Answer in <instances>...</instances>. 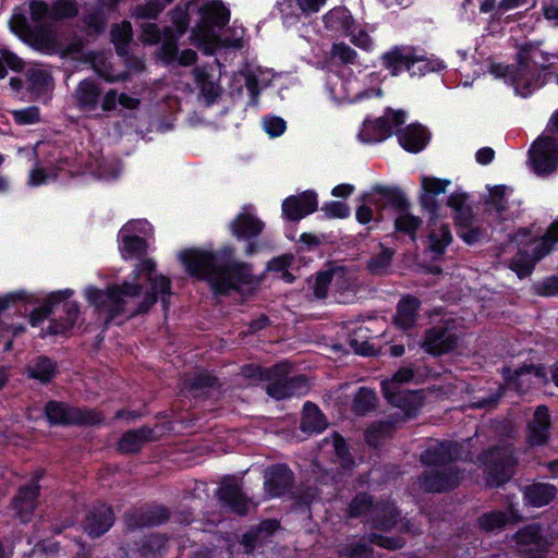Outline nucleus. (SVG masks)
<instances>
[{
  "mask_svg": "<svg viewBox=\"0 0 558 558\" xmlns=\"http://www.w3.org/2000/svg\"><path fill=\"white\" fill-rule=\"evenodd\" d=\"M232 254L233 248H225L219 254L192 248L181 252L179 258L190 275L207 280L216 293L226 294L253 278L251 266L232 260Z\"/></svg>",
  "mask_w": 558,
  "mask_h": 558,
  "instance_id": "nucleus-1",
  "label": "nucleus"
},
{
  "mask_svg": "<svg viewBox=\"0 0 558 558\" xmlns=\"http://www.w3.org/2000/svg\"><path fill=\"white\" fill-rule=\"evenodd\" d=\"M69 296L70 293L68 292H57L49 295L45 305L32 312L29 319L32 326H37L50 315L56 316L59 312H62L64 316L59 315L58 318L51 319L47 332L59 335L70 330L77 320L78 306L76 303L68 301Z\"/></svg>",
  "mask_w": 558,
  "mask_h": 558,
  "instance_id": "nucleus-2",
  "label": "nucleus"
},
{
  "mask_svg": "<svg viewBox=\"0 0 558 558\" xmlns=\"http://www.w3.org/2000/svg\"><path fill=\"white\" fill-rule=\"evenodd\" d=\"M142 291L140 284L123 283L120 287L99 290L89 287L85 291V295L99 314H106L105 325H108L114 317L124 311L125 298L137 296Z\"/></svg>",
  "mask_w": 558,
  "mask_h": 558,
  "instance_id": "nucleus-3",
  "label": "nucleus"
},
{
  "mask_svg": "<svg viewBox=\"0 0 558 558\" xmlns=\"http://www.w3.org/2000/svg\"><path fill=\"white\" fill-rule=\"evenodd\" d=\"M291 367L289 362H282L264 373L268 383L266 391L271 398L282 400L307 392V378L304 375L290 376Z\"/></svg>",
  "mask_w": 558,
  "mask_h": 558,
  "instance_id": "nucleus-4",
  "label": "nucleus"
},
{
  "mask_svg": "<svg viewBox=\"0 0 558 558\" xmlns=\"http://www.w3.org/2000/svg\"><path fill=\"white\" fill-rule=\"evenodd\" d=\"M348 513L351 518L369 515L372 527L383 531H390L397 524L399 512L391 504H373V499L367 494L356 495L348 507Z\"/></svg>",
  "mask_w": 558,
  "mask_h": 558,
  "instance_id": "nucleus-5",
  "label": "nucleus"
},
{
  "mask_svg": "<svg viewBox=\"0 0 558 558\" xmlns=\"http://www.w3.org/2000/svg\"><path fill=\"white\" fill-rule=\"evenodd\" d=\"M485 465L486 482L489 486H499L507 482L517 464L514 450L510 445L498 446L484 452L480 458Z\"/></svg>",
  "mask_w": 558,
  "mask_h": 558,
  "instance_id": "nucleus-6",
  "label": "nucleus"
},
{
  "mask_svg": "<svg viewBox=\"0 0 558 558\" xmlns=\"http://www.w3.org/2000/svg\"><path fill=\"white\" fill-rule=\"evenodd\" d=\"M45 412L51 424H97L104 420L102 415L94 410L73 408L58 401H49Z\"/></svg>",
  "mask_w": 558,
  "mask_h": 558,
  "instance_id": "nucleus-7",
  "label": "nucleus"
},
{
  "mask_svg": "<svg viewBox=\"0 0 558 558\" xmlns=\"http://www.w3.org/2000/svg\"><path fill=\"white\" fill-rule=\"evenodd\" d=\"M530 158L535 172L549 174L558 167V141L551 136H541L530 149Z\"/></svg>",
  "mask_w": 558,
  "mask_h": 558,
  "instance_id": "nucleus-8",
  "label": "nucleus"
},
{
  "mask_svg": "<svg viewBox=\"0 0 558 558\" xmlns=\"http://www.w3.org/2000/svg\"><path fill=\"white\" fill-rule=\"evenodd\" d=\"M369 543L390 550L401 548L404 545V541L400 537H388L372 533L368 536V542L365 538L349 542L339 547L338 554L345 558H369L373 553Z\"/></svg>",
  "mask_w": 558,
  "mask_h": 558,
  "instance_id": "nucleus-9",
  "label": "nucleus"
},
{
  "mask_svg": "<svg viewBox=\"0 0 558 558\" xmlns=\"http://www.w3.org/2000/svg\"><path fill=\"white\" fill-rule=\"evenodd\" d=\"M43 477V471H37L26 484L22 485L11 501V509L15 515L23 522L28 521L36 507L40 493L39 480Z\"/></svg>",
  "mask_w": 558,
  "mask_h": 558,
  "instance_id": "nucleus-10",
  "label": "nucleus"
},
{
  "mask_svg": "<svg viewBox=\"0 0 558 558\" xmlns=\"http://www.w3.org/2000/svg\"><path fill=\"white\" fill-rule=\"evenodd\" d=\"M404 117L405 113L402 110H389L385 117L365 122L359 136L366 143L383 141L391 135L392 128L404 123Z\"/></svg>",
  "mask_w": 558,
  "mask_h": 558,
  "instance_id": "nucleus-11",
  "label": "nucleus"
},
{
  "mask_svg": "<svg viewBox=\"0 0 558 558\" xmlns=\"http://www.w3.org/2000/svg\"><path fill=\"white\" fill-rule=\"evenodd\" d=\"M461 477L460 471L453 465L430 468L420 478V485L425 492L441 493L457 487Z\"/></svg>",
  "mask_w": 558,
  "mask_h": 558,
  "instance_id": "nucleus-12",
  "label": "nucleus"
},
{
  "mask_svg": "<svg viewBox=\"0 0 558 558\" xmlns=\"http://www.w3.org/2000/svg\"><path fill=\"white\" fill-rule=\"evenodd\" d=\"M217 495L222 505L231 511L240 515L247 513L250 499L243 494L241 483L235 477H225Z\"/></svg>",
  "mask_w": 558,
  "mask_h": 558,
  "instance_id": "nucleus-13",
  "label": "nucleus"
},
{
  "mask_svg": "<svg viewBox=\"0 0 558 558\" xmlns=\"http://www.w3.org/2000/svg\"><path fill=\"white\" fill-rule=\"evenodd\" d=\"M458 345V336L452 329L445 326H435L428 329L422 342V348L429 354L441 355Z\"/></svg>",
  "mask_w": 558,
  "mask_h": 558,
  "instance_id": "nucleus-14",
  "label": "nucleus"
},
{
  "mask_svg": "<svg viewBox=\"0 0 558 558\" xmlns=\"http://www.w3.org/2000/svg\"><path fill=\"white\" fill-rule=\"evenodd\" d=\"M202 15L201 31L205 37H213L216 28L226 26L230 19L229 10L219 1L206 3L199 9Z\"/></svg>",
  "mask_w": 558,
  "mask_h": 558,
  "instance_id": "nucleus-15",
  "label": "nucleus"
},
{
  "mask_svg": "<svg viewBox=\"0 0 558 558\" xmlns=\"http://www.w3.org/2000/svg\"><path fill=\"white\" fill-rule=\"evenodd\" d=\"M23 27L22 39L31 47L48 54L58 52V39L52 29L44 26L31 28L24 24Z\"/></svg>",
  "mask_w": 558,
  "mask_h": 558,
  "instance_id": "nucleus-16",
  "label": "nucleus"
},
{
  "mask_svg": "<svg viewBox=\"0 0 558 558\" xmlns=\"http://www.w3.org/2000/svg\"><path fill=\"white\" fill-rule=\"evenodd\" d=\"M114 515L110 507L105 505L94 506L83 521L84 531L93 538L105 534L113 524Z\"/></svg>",
  "mask_w": 558,
  "mask_h": 558,
  "instance_id": "nucleus-17",
  "label": "nucleus"
},
{
  "mask_svg": "<svg viewBox=\"0 0 558 558\" xmlns=\"http://www.w3.org/2000/svg\"><path fill=\"white\" fill-rule=\"evenodd\" d=\"M316 209L317 199L313 192H304L296 196H290L282 204L284 217L294 221L314 213Z\"/></svg>",
  "mask_w": 558,
  "mask_h": 558,
  "instance_id": "nucleus-18",
  "label": "nucleus"
},
{
  "mask_svg": "<svg viewBox=\"0 0 558 558\" xmlns=\"http://www.w3.org/2000/svg\"><path fill=\"white\" fill-rule=\"evenodd\" d=\"M156 439L155 430L148 426L125 432L117 442V450L123 454L137 453L144 444Z\"/></svg>",
  "mask_w": 558,
  "mask_h": 558,
  "instance_id": "nucleus-19",
  "label": "nucleus"
},
{
  "mask_svg": "<svg viewBox=\"0 0 558 558\" xmlns=\"http://www.w3.org/2000/svg\"><path fill=\"white\" fill-rule=\"evenodd\" d=\"M550 416L545 405L536 408L532 421L527 425V442L531 446L545 445L549 438Z\"/></svg>",
  "mask_w": 558,
  "mask_h": 558,
  "instance_id": "nucleus-20",
  "label": "nucleus"
},
{
  "mask_svg": "<svg viewBox=\"0 0 558 558\" xmlns=\"http://www.w3.org/2000/svg\"><path fill=\"white\" fill-rule=\"evenodd\" d=\"M265 489L269 497L284 495L293 484V474L284 465L271 468L266 473Z\"/></svg>",
  "mask_w": 558,
  "mask_h": 558,
  "instance_id": "nucleus-21",
  "label": "nucleus"
},
{
  "mask_svg": "<svg viewBox=\"0 0 558 558\" xmlns=\"http://www.w3.org/2000/svg\"><path fill=\"white\" fill-rule=\"evenodd\" d=\"M428 228L426 250L433 254V259H437L451 243L452 235L449 227L445 223H439L435 218L430 219Z\"/></svg>",
  "mask_w": 558,
  "mask_h": 558,
  "instance_id": "nucleus-22",
  "label": "nucleus"
},
{
  "mask_svg": "<svg viewBox=\"0 0 558 558\" xmlns=\"http://www.w3.org/2000/svg\"><path fill=\"white\" fill-rule=\"evenodd\" d=\"M458 456V447L452 442H440L427 448L421 454V461L432 468L449 466Z\"/></svg>",
  "mask_w": 558,
  "mask_h": 558,
  "instance_id": "nucleus-23",
  "label": "nucleus"
},
{
  "mask_svg": "<svg viewBox=\"0 0 558 558\" xmlns=\"http://www.w3.org/2000/svg\"><path fill=\"white\" fill-rule=\"evenodd\" d=\"M169 511L167 508L157 506L143 512H132L125 514V524L134 530L144 526L159 525L168 521Z\"/></svg>",
  "mask_w": 558,
  "mask_h": 558,
  "instance_id": "nucleus-24",
  "label": "nucleus"
},
{
  "mask_svg": "<svg viewBox=\"0 0 558 558\" xmlns=\"http://www.w3.org/2000/svg\"><path fill=\"white\" fill-rule=\"evenodd\" d=\"M384 395L392 405L402 409L408 416L414 415L422 405V397L416 391L391 390L390 385H385Z\"/></svg>",
  "mask_w": 558,
  "mask_h": 558,
  "instance_id": "nucleus-25",
  "label": "nucleus"
},
{
  "mask_svg": "<svg viewBox=\"0 0 558 558\" xmlns=\"http://www.w3.org/2000/svg\"><path fill=\"white\" fill-rule=\"evenodd\" d=\"M384 64L391 71L392 75H397L402 66H405L409 71L415 65V63H424V70L427 69L426 59L422 57H415L410 51L400 47H395L391 51L383 56Z\"/></svg>",
  "mask_w": 558,
  "mask_h": 558,
  "instance_id": "nucleus-26",
  "label": "nucleus"
},
{
  "mask_svg": "<svg viewBox=\"0 0 558 558\" xmlns=\"http://www.w3.org/2000/svg\"><path fill=\"white\" fill-rule=\"evenodd\" d=\"M520 550L536 558L534 554L545 550L547 542L542 537L539 529L535 525H529L515 534Z\"/></svg>",
  "mask_w": 558,
  "mask_h": 558,
  "instance_id": "nucleus-27",
  "label": "nucleus"
},
{
  "mask_svg": "<svg viewBox=\"0 0 558 558\" xmlns=\"http://www.w3.org/2000/svg\"><path fill=\"white\" fill-rule=\"evenodd\" d=\"M421 302L412 295L404 296L398 304L393 323L400 329L408 330L415 325Z\"/></svg>",
  "mask_w": 558,
  "mask_h": 558,
  "instance_id": "nucleus-28",
  "label": "nucleus"
},
{
  "mask_svg": "<svg viewBox=\"0 0 558 558\" xmlns=\"http://www.w3.org/2000/svg\"><path fill=\"white\" fill-rule=\"evenodd\" d=\"M151 286V292L148 293L144 301L140 304L138 308L133 313L142 314L149 311V308L157 302V295H161V301L165 306H167L168 302L165 295H170L171 291V282L170 279L165 276H156L148 278Z\"/></svg>",
  "mask_w": 558,
  "mask_h": 558,
  "instance_id": "nucleus-29",
  "label": "nucleus"
},
{
  "mask_svg": "<svg viewBox=\"0 0 558 558\" xmlns=\"http://www.w3.org/2000/svg\"><path fill=\"white\" fill-rule=\"evenodd\" d=\"M398 138L404 149L417 153L425 147L427 133L422 125L411 124L398 132Z\"/></svg>",
  "mask_w": 558,
  "mask_h": 558,
  "instance_id": "nucleus-30",
  "label": "nucleus"
},
{
  "mask_svg": "<svg viewBox=\"0 0 558 558\" xmlns=\"http://www.w3.org/2000/svg\"><path fill=\"white\" fill-rule=\"evenodd\" d=\"M100 93L101 90L99 86L94 81L84 80L75 89L74 97L76 99L77 106L82 110L90 111L96 109Z\"/></svg>",
  "mask_w": 558,
  "mask_h": 558,
  "instance_id": "nucleus-31",
  "label": "nucleus"
},
{
  "mask_svg": "<svg viewBox=\"0 0 558 558\" xmlns=\"http://www.w3.org/2000/svg\"><path fill=\"white\" fill-rule=\"evenodd\" d=\"M264 223L250 213L240 214L231 223V229L238 238H254L259 235Z\"/></svg>",
  "mask_w": 558,
  "mask_h": 558,
  "instance_id": "nucleus-32",
  "label": "nucleus"
},
{
  "mask_svg": "<svg viewBox=\"0 0 558 558\" xmlns=\"http://www.w3.org/2000/svg\"><path fill=\"white\" fill-rule=\"evenodd\" d=\"M26 372L28 377L46 384L56 374V363L47 356H38L26 366Z\"/></svg>",
  "mask_w": 558,
  "mask_h": 558,
  "instance_id": "nucleus-33",
  "label": "nucleus"
},
{
  "mask_svg": "<svg viewBox=\"0 0 558 558\" xmlns=\"http://www.w3.org/2000/svg\"><path fill=\"white\" fill-rule=\"evenodd\" d=\"M557 489L554 485L536 483L527 486L524 492L525 499L534 507H542L549 504L556 496Z\"/></svg>",
  "mask_w": 558,
  "mask_h": 558,
  "instance_id": "nucleus-34",
  "label": "nucleus"
},
{
  "mask_svg": "<svg viewBox=\"0 0 558 558\" xmlns=\"http://www.w3.org/2000/svg\"><path fill=\"white\" fill-rule=\"evenodd\" d=\"M179 35H175V32L170 27L166 26L162 28V44L160 48L156 51L157 58H159L163 63H171L174 61L178 53V40Z\"/></svg>",
  "mask_w": 558,
  "mask_h": 558,
  "instance_id": "nucleus-35",
  "label": "nucleus"
},
{
  "mask_svg": "<svg viewBox=\"0 0 558 558\" xmlns=\"http://www.w3.org/2000/svg\"><path fill=\"white\" fill-rule=\"evenodd\" d=\"M532 377L544 378L545 374L542 368L533 365L524 366L514 372V375L508 381V385L514 388L518 392H524L532 384Z\"/></svg>",
  "mask_w": 558,
  "mask_h": 558,
  "instance_id": "nucleus-36",
  "label": "nucleus"
},
{
  "mask_svg": "<svg viewBox=\"0 0 558 558\" xmlns=\"http://www.w3.org/2000/svg\"><path fill=\"white\" fill-rule=\"evenodd\" d=\"M182 385L184 390L196 397L204 389L216 387L218 385V378L207 372H202L193 376H185Z\"/></svg>",
  "mask_w": 558,
  "mask_h": 558,
  "instance_id": "nucleus-37",
  "label": "nucleus"
},
{
  "mask_svg": "<svg viewBox=\"0 0 558 558\" xmlns=\"http://www.w3.org/2000/svg\"><path fill=\"white\" fill-rule=\"evenodd\" d=\"M326 420L318 408L313 403H305L301 428L304 432H320L326 427Z\"/></svg>",
  "mask_w": 558,
  "mask_h": 558,
  "instance_id": "nucleus-38",
  "label": "nucleus"
},
{
  "mask_svg": "<svg viewBox=\"0 0 558 558\" xmlns=\"http://www.w3.org/2000/svg\"><path fill=\"white\" fill-rule=\"evenodd\" d=\"M133 38V29L130 22L124 21L111 28V40L119 56H126L128 46Z\"/></svg>",
  "mask_w": 558,
  "mask_h": 558,
  "instance_id": "nucleus-39",
  "label": "nucleus"
},
{
  "mask_svg": "<svg viewBox=\"0 0 558 558\" xmlns=\"http://www.w3.org/2000/svg\"><path fill=\"white\" fill-rule=\"evenodd\" d=\"M193 74L202 95L207 99V104H211L219 96V86L210 80V75L204 68H195Z\"/></svg>",
  "mask_w": 558,
  "mask_h": 558,
  "instance_id": "nucleus-40",
  "label": "nucleus"
},
{
  "mask_svg": "<svg viewBox=\"0 0 558 558\" xmlns=\"http://www.w3.org/2000/svg\"><path fill=\"white\" fill-rule=\"evenodd\" d=\"M344 276V269L341 267L332 268L327 271L317 274L315 282L313 284L314 294L318 299L327 296L328 286L335 278H341Z\"/></svg>",
  "mask_w": 558,
  "mask_h": 558,
  "instance_id": "nucleus-41",
  "label": "nucleus"
},
{
  "mask_svg": "<svg viewBox=\"0 0 558 558\" xmlns=\"http://www.w3.org/2000/svg\"><path fill=\"white\" fill-rule=\"evenodd\" d=\"M171 1L172 0H150L145 4H138L133 9L132 16L142 20H155Z\"/></svg>",
  "mask_w": 558,
  "mask_h": 558,
  "instance_id": "nucleus-42",
  "label": "nucleus"
},
{
  "mask_svg": "<svg viewBox=\"0 0 558 558\" xmlns=\"http://www.w3.org/2000/svg\"><path fill=\"white\" fill-rule=\"evenodd\" d=\"M393 425L389 422H378L369 426L365 433V439L368 445L377 447L384 439L390 437Z\"/></svg>",
  "mask_w": 558,
  "mask_h": 558,
  "instance_id": "nucleus-43",
  "label": "nucleus"
},
{
  "mask_svg": "<svg viewBox=\"0 0 558 558\" xmlns=\"http://www.w3.org/2000/svg\"><path fill=\"white\" fill-rule=\"evenodd\" d=\"M122 243V255L124 258L141 257L146 253L147 244L140 236L124 235Z\"/></svg>",
  "mask_w": 558,
  "mask_h": 558,
  "instance_id": "nucleus-44",
  "label": "nucleus"
},
{
  "mask_svg": "<svg viewBox=\"0 0 558 558\" xmlns=\"http://www.w3.org/2000/svg\"><path fill=\"white\" fill-rule=\"evenodd\" d=\"M376 403V396L374 391L367 388H360L353 400V411L356 414L363 415L374 409Z\"/></svg>",
  "mask_w": 558,
  "mask_h": 558,
  "instance_id": "nucleus-45",
  "label": "nucleus"
},
{
  "mask_svg": "<svg viewBox=\"0 0 558 558\" xmlns=\"http://www.w3.org/2000/svg\"><path fill=\"white\" fill-rule=\"evenodd\" d=\"M366 331L368 328L361 326L350 336L349 344L357 354L371 355L374 353L373 345L366 339Z\"/></svg>",
  "mask_w": 558,
  "mask_h": 558,
  "instance_id": "nucleus-46",
  "label": "nucleus"
},
{
  "mask_svg": "<svg viewBox=\"0 0 558 558\" xmlns=\"http://www.w3.org/2000/svg\"><path fill=\"white\" fill-rule=\"evenodd\" d=\"M509 521L510 518L501 511H490L478 518L481 529L488 532L504 527Z\"/></svg>",
  "mask_w": 558,
  "mask_h": 558,
  "instance_id": "nucleus-47",
  "label": "nucleus"
},
{
  "mask_svg": "<svg viewBox=\"0 0 558 558\" xmlns=\"http://www.w3.org/2000/svg\"><path fill=\"white\" fill-rule=\"evenodd\" d=\"M535 264L536 262L531 255L524 252H518L510 262V268L515 271L520 278H523L532 272Z\"/></svg>",
  "mask_w": 558,
  "mask_h": 558,
  "instance_id": "nucleus-48",
  "label": "nucleus"
},
{
  "mask_svg": "<svg viewBox=\"0 0 558 558\" xmlns=\"http://www.w3.org/2000/svg\"><path fill=\"white\" fill-rule=\"evenodd\" d=\"M78 8L72 0H57L51 5V20L71 19L77 15Z\"/></svg>",
  "mask_w": 558,
  "mask_h": 558,
  "instance_id": "nucleus-49",
  "label": "nucleus"
},
{
  "mask_svg": "<svg viewBox=\"0 0 558 558\" xmlns=\"http://www.w3.org/2000/svg\"><path fill=\"white\" fill-rule=\"evenodd\" d=\"M393 252L389 248L383 250L378 255L372 257L367 268L373 275H384L390 266Z\"/></svg>",
  "mask_w": 558,
  "mask_h": 558,
  "instance_id": "nucleus-50",
  "label": "nucleus"
},
{
  "mask_svg": "<svg viewBox=\"0 0 558 558\" xmlns=\"http://www.w3.org/2000/svg\"><path fill=\"white\" fill-rule=\"evenodd\" d=\"M378 194H380L388 204L401 209L405 210L409 206V203L404 195L399 192L398 190L390 189V187H384V186H376L374 189Z\"/></svg>",
  "mask_w": 558,
  "mask_h": 558,
  "instance_id": "nucleus-51",
  "label": "nucleus"
},
{
  "mask_svg": "<svg viewBox=\"0 0 558 558\" xmlns=\"http://www.w3.org/2000/svg\"><path fill=\"white\" fill-rule=\"evenodd\" d=\"M397 230L408 233L414 239L416 230L421 227L422 220L408 213L401 214L395 221Z\"/></svg>",
  "mask_w": 558,
  "mask_h": 558,
  "instance_id": "nucleus-52",
  "label": "nucleus"
},
{
  "mask_svg": "<svg viewBox=\"0 0 558 558\" xmlns=\"http://www.w3.org/2000/svg\"><path fill=\"white\" fill-rule=\"evenodd\" d=\"M162 29L155 23H143L141 25L140 39L144 45H157L161 41Z\"/></svg>",
  "mask_w": 558,
  "mask_h": 558,
  "instance_id": "nucleus-53",
  "label": "nucleus"
},
{
  "mask_svg": "<svg viewBox=\"0 0 558 558\" xmlns=\"http://www.w3.org/2000/svg\"><path fill=\"white\" fill-rule=\"evenodd\" d=\"M489 205V210H495L497 215H500L507 207L505 201V187L504 186H495L489 192V201L487 202Z\"/></svg>",
  "mask_w": 558,
  "mask_h": 558,
  "instance_id": "nucleus-54",
  "label": "nucleus"
},
{
  "mask_svg": "<svg viewBox=\"0 0 558 558\" xmlns=\"http://www.w3.org/2000/svg\"><path fill=\"white\" fill-rule=\"evenodd\" d=\"M171 22L177 28L175 35L182 36L187 31L190 23L187 9L175 8L172 10Z\"/></svg>",
  "mask_w": 558,
  "mask_h": 558,
  "instance_id": "nucleus-55",
  "label": "nucleus"
},
{
  "mask_svg": "<svg viewBox=\"0 0 558 558\" xmlns=\"http://www.w3.org/2000/svg\"><path fill=\"white\" fill-rule=\"evenodd\" d=\"M554 247L555 245L553 244V242H550V240L543 235L542 238L534 241L531 256L537 263L543 257L548 255L554 250Z\"/></svg>",
  "mask_w": 558,
  "mask_h": 558,
  "instance_id": "nucleus-56",
  "label": "nucleus"
},
{
  "mask_svg": "<svg viewBox=\"0 0 558 558\" xmlns=\"http://www.w3.org/2000/svg\"><path fill=\"white\" fill-rule=\"evenodd\" d=\"M448 180H440L437 178L424 177L422 179V187L424 192H427L432 195H438L440 193H445L447 186L449 185Z\"/></svg>",
  "mask_w": 558,
  "mask_h": 558,
  "instance_id": "nucleus-57",
  "label": "nucleus"
},
{
  "mask_svg": "<svg viewBox=\"0 0 558 558\" xmlns=\"http://www.w3.org/2000/svg\"><path fill=\"white\" fill-rule=\"evenodd\" d=\"M331 53L333 58H338L343 64L353 63L356 58L355 50L343 43L335 44Z\"/></svg>",
  "mask_w": 558,
  "mask_h": 558,
  "instance_id": "nucleus-58",
  "label": "nucleus"
},
{
  "mask_svg": "<svg viewBox=\"0 0 558 558\" xmlns=\"http://www.w3.org/2000/svg\"><path fill=\"white\" fill-rule=\"evenodd\" d=\"M31 17L34 22L39 23L45 19L51 20V7L44 1H32L29 3Z\"/></svg>",
  "mask_w": 558,
  "mask_h": 558,
  "instance_id": "nucleus-59",
  "label": "nucleus"
},
{
  "mask_svg": "<svg viewBox=\"0 0 558 558\" xmlns=\"http://www.w3.org/2000/svg\"><path fill=\"white\" fill-rule=\"evenodd\" d=\"M166 544L167 539L165 538V536L159 534L150 535L145 539L142 546L143 554L149 555L159 553L166 547Z\"/></svg>",
  "mask_w": 558,
  "mask_h": 558,
  "instance_id": "nucleus-60",
  "label": "nucleus"
},
{
  "mask_svg": "<svg viewBox=\"0 0 558 558\" xmlns=\"http://www.w3.org/2000/svg\"><path fill=\"white\" fill-rule=\"evenodd\" d=\"M414 376V371L411 367H401L399 368L392 376L390 381L383 383V387L385 385H390L391 390H399L398 385L403 383H409Z\"/></svg>",
  "mask_w": 558,
  "mask_h": 558,
  "instance_id": "nucleus-61",
  "label": "nucleus"
},
{
  "mask_svg": "<svg viewBox=\"0 0 558 558\" xmlns=\"http://www.w3.org/2000/svg\"><path fill=\"white\" fill-rule=\"evenodd\" d=\"M537 294L543 296H558V277L551 276L535 287Z\"/></svg>",
  "mask_w": 558,
  "mask_h": 558,
  "instance_id": "nucleus-62",
  "label": "nucleus"
},
{
  "mask_svg": "<svg viewBox=\"0 0 558 558\" xmlns=\"http://www.w3.org/2000/svg\"><path fill=\"white\" fill-rule=\"evenodd\" d=\"M264 129L271 136L276 137L286 131V122L279 117H269L264 119Z\"/></svg>",
  "mask_w": 558,
  "mask_h": 558,
  "instance_id": "nucleus-63",
  "label": "nucleus"
},
{
  "mask_svg": "<svg viewBox=\"0 0 558 558\" xmlns=\"http://www.w3.org/2000/svg\"><path fill=\"white\" fill-rule=\"evenodd\" d=\"M323 210L331 218H345L350 214V208L342 202H331L323 207Z\"/></svg>",
  "mask_w": 558,
  "mask_h": 558,
  "instance_id": "nucleus-64",
  "label": "nucleus"
}]
</instances>
